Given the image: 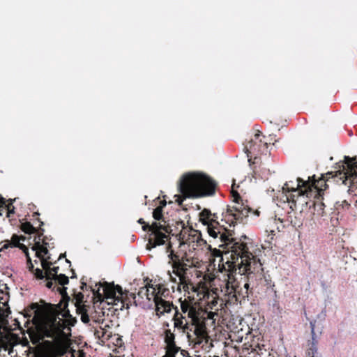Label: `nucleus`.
Masks as SVG:
<instances>
[{
    "label": "nucleus",
    "mask_w": 357,
    "mask_h": 357,
    "mask_svg": "<svg viewBox=\"0 0 357 357\" xmlns=\"http://www.w3.org/2000/svg\"><path fill=\"white\" fill-rule=\"evenodd\" d=\"M165 291L161 292V288L158 289V294L155 297L153 300L155 307L156 314L158 316L163 315L165 313H168L172 310V308L174 307L172 303L169 301H166L162 298V296L164 295Z\"/></svg>",
    "instance_id": "11"
},
{
    "label": "nucleus",
    "mask_w": 357,
    "mask_h": 357,
    "mask_svg": "<svg viewBox=\"0 0 357 357\" xmlns=\"http://www.w3.org/2000/svg\"><path fill=\"white\" fill-rule=\"evenodd\" d=\"M12 243L13 244L14 246L15 247H19L21 249H23L24 252L26 253V255L28 258V260L29 261L30 260V258L28 255V253L26 252V248L25 247V245H24L23 244H20V241H24V237H19L17 235H13V237H12Z\"/></svg>",
    "instance_id": "21"
},
{
    "label": "nucleus",
    "mask_w": 357,
    "mask_h": 357,
    "mask_svg": "<svg viewBox=\"0 0 357 357\" xmlns=\"http://www.w3.org/2000/svg\"><path fill=\"white\" fill-rule=\"evenodd\" d=\"M151 287H153V285H149L147 286L148 288H150V291H149V294H151V291H152V289L151 288Z\"/></svg>",
    "instance_id": "32"
},
{
    "label": "nucleus",
    "mask_w": 357,
    "mask_h": 357,
    "mask_svg": "<svg viewBox=\"0 0 357 357\" xmlns=\"http://www.w3.org/2000/svg\"><path fill=\"white\" fill-rule=\"evenodd\" d=\"M52 280L55 282H58L61 285H65L69 282L68 278L63 274L59 275L57 278H54Z\"/></svg>",
    "instance_id": "25"
},
{
    "label": "nucleus",
    "mask_w": 357,
    "mask_h": 357,
    "mask_svg": "<svg viewBox=\"0 0 357 357\" xmlns=\"http://www.w3.org/2000/svg\"><path fill=\"white\" fill-rule=\"evenodd\" d=\"M168 275L169 276V280L173 282H176V277H173L172 273L168 271Z\"/></svg>",
    "instance_id": "28"
},
{
    "label": "nucleus",
    "mask_w": 357,
    "mask_h": 357,
    "mask_svg": "<svg viewBox=\"0 0 357 357\" xmlns=\"http://www.w3.org/2000/svg\"><path fill=\"white\" fill-rule=\"evenodd\" d=\"M310 328H311V333H312V339L314 340V336L315 335V333H314L315 321L310 322Z\"/></svg>",
    "instance_id": "27"
},
{
    "label": "nucleus",
    "mask_w": 357,
    "mask_h": 357,
    "mask_svg": "<svg viewBox=\"0 0 357 357\" xmlns=\"http://www.w3.org/2000/svg\"><path fill=\"white\" fill-rule=\"evenodd\" d=\"M339 174L341 176V177H340L341 179L347 178L346 173H342V172H340Z\"/></svg>",
    "instance_id": "30"
},
{
    "label": "nucleus",
    "mask_w": 357,
    "mask_h": 357,
    "mask_svg": "<svg viewBox=\"0 0 357 357\" xmlns=\"http://www.w3.org/2000/svg\"><path fill=\"white\" fill-rule=\"evenodd\" d=\"M184 317L182 314H180L178 311H176L174 320L175 327L183 328L184 331L188 328V324L183 322Z\"/></svg>",
    "instance_id": "19"
},
{
    "label": "nucleus",
    "mask_w": 357,
    "mask_h": 357,
    "mask_svg": "<svg viewBox=\"0 0 357 357\" xmlns=\"http://www.w3.org/2000/svg\"><path fill=\"white\" fill-rule=\"evenodd\" d=\"M260 133H256L253 138L246 142L245 144V151L248 158V161L250 162L252 158L254 157L255 160L257 158L259 153H266L268 144L263 142Z\"/></svg>",
    "instance_id": "9"
},
{
    "label": "nucleus",
    "mask_w": 357,
    "mask_h": 357,
    "mask_svg": "<svg viewBox=\"0 0 357 357\" xmlns=\"http://www.w3.org/2000/svg\"><path fill=\"white\" fill-rule=\"evenodd\" d=\"M75 306L77 312L81 314V320L85 324L89 323L90 319L86 312L85 306L82 305L81 302L78 301H77Z\"/></svg>",
    "instance_id": "20"
},
{
    "label": "nucleus",
    "mask_w": 357,
    "mask_h": 357,
    "mask_svg": "<svg viewBox=\"0 0 357 357\" xmlns=\"http://www.w3.org/2000/svg\"><path fill=\"white\" fill-rule=\"evenodd\" d=\"M307 181L298 178L296 181H290L284 183L282 188L281 200L288 202L290 208L294 210L298 199L305 195L309 197L307 189Z\"/></svg>",
    "instance_id": "6"
},
{
    "label": "nucleus",
    "mask_w": 357,
    "mask_h": 357,
    "mask_svg": "<svg viewBox=\"0 0 357 357\" xmlns=\"http://www.w3.org/2000/svg\"><path fill=\"white\" fill-rule=\"evenodd\" d=\"M40 238L38 237V241H36L32 249L36 252V255L41 260L42 267L45 271V279L47 281L46 287L51 289L54 284L52 280L59 276V275H57L59 267L50 268L52 264L47 261L50 257H48L47 259L44 258L48 253L47 248L45 246L47 243H43V244H40Z\"/></svg>",
    "instance_id": "7"
},
{
    "label": "nucleus",
    "mask_w": 357,
    "mask_h": 357,
    "mask_svg": "<svg viewBox=\"0 0 357 357\" xmlns=\"http://www.w3.org/2000/svg\"><path fill=\"white\" fill-rule=\"evenodd\" d=\"M254 213H255L256 215H259V211H255Z\"/></svg>",
    "instance_id": "34"
},
{
    "label": "nucleus",
    "mask_w": 357,
    "mask_h": 357,
    "mask_svg": "<svg viewBox=\"0 0 357 357\" xmlns=\"http://www.w3.org/2000/svg\"><path fill=\"white\" fill-rule=\"evenodd\" d=\"M166 205V202H160V205L156 207L153 212V216L155 220L159 222H154L149 225H144L142 228L146 230L149 228L151 234H149V242L146 245V249L151 250L157 245L165 244L169 239V234L170 233V228L165 224V221L162 219V208Z\"/></svg>",
    "instance_id": "5"
},
{
    "label": "nucleus",
    "mask_w": 357,
    "mask_h": 357,
    "mask_svg": "<svg viewBox=\"0 0 357 357\" xmlns=\"http://www.w3.org/2000/svg\"><path fill=\"white\" fill-rule=\"evenodd\" d=\"M215 357H218V356H215Z\"/></svg>",
    "instance_id": "36"
},
{
    "label": "nucleus",
    "mask_w": 357,
    "mask_h": 357,
    "mask_svg": "<svg viewBox=\"0 0 357 357\" xmlns=\"http://www.w3.org/2000/svg\"><path fill=\"white\" fill-rule=\"evenodd\" d=\"M35 275L38 279H43L45 278V272L43 273V270L36 268L35 271Z\"/></svg>",
    "instance_id": "26"
},
{
    "label": "nucleus",
    "mask_w": 357,
    "mask_h": 357,
    "mask_svg": "<svg viewBox=\"0 0 357 357\" xmlns=\"http://www.w3.org/2000/svg\"><path fill=\"white\" fill-rule=\"evenodd\" d=\"M216 314L215 312H210L208 314V319H213L214 318V316Z\"/></svg>",
    "instance_id": "29"
},
{
    "label": "nucleus",
    "mask_w": 357,
    "mask_h": 357,
    "mask_svg": "<svg viewBox=\"0 0 357 357\" xmlns=\"http://www.w3.org/2000/svg\"><path fill=\"white\" fill-rule=\"evenodd\" d=\"M326 180L324 178H321L319 180H315L314 176L311 179L310 177H308V180L307 181V189L308 190L309 197L312 196V194L316 195H321V192L324 191L327 188V183Z\"/></svg>",
    "instance_id": "13"
},
{
    "label": "nucleus",
    "mask_w": 357,
    "mask_h": 357,
    "mask_svg": "<svg viewBox=\"0 0 357 357\" xmlns=\"http://www.w3.org/2000/svg\"><path fill=\"white\" fill-rule=\"evenodd\" d=\"M216 183L206 174L199 172H187L178 181L181 195H176V202L182 204L186 198L211 196L215 193Z\"/></svg>",
    "instance_id": "3"
},
{
    "label": "nucleus",
    "mask_w": 357,
    "mask_h": 357,
    "mask_svg": "<svg viewBox=\"0 0 357 357\" xmlns=\"http://www.w3.org/2000/svg\"><path fill=\"white\" fill-rule=\"evenodd\" d=\"M6 208H7L8 214L13 212L11 204L6 205L4 199L0 197V215H2V211Z\"/></svg>",
    "instance_id": "24"
},
{
    "label": "nucleus",
    "mask_w": 357,
    "mask_h": 357,
    "mask_svg": "<svg viewBox=\"0 0 357 357\" xmlns=\"http://www.w3.org/2000/svg\"><path fill=\"white\" fill-rule=\"evenodd\" d=\"M152 289L151 294H149L150 288H148L146 285L141 287L137 293V296L141 299L146 298L149 301H151V300L154 299V297H155L156 294H158V289H160V287H158L157 285L155 287H151Z\"/></svg>",
    "instance_id": "17"
},
{
    "label": "nucleus",
    "mask_w": 357,
    "mask_h": 357,
    "mask_svg": "<svg viewBox=\"0 0 357 357\" xmlns=\"http://www.w3.org/2000/svg\"><path fill=\"white\" fill-rule=\"evenodd\" d=\"M22 230L26 234H32L35 232L36 229L29 222L22 223L21 225Z\"/></svg>",
    "instance_id": "23"
},
{
    "label": "nucleus",
    "mask_w": 357,
    "mask_h": 357,
    "mask_svg": "<svg viewBox=\"0 0 357 357\" xmlns=\"http://www.w3.org/2000/svg\"><path fill=\"white\" fill-rule=\"evenodd\" d=\"M174 335L167 330L165 332V342L166 343V354L162 357H175L180 348L176 347L174 342Z\"/></svg>",
    "instance_id": "16"
},
{
    "label": "nucleus",
    "mask_w": 357,
    "mask_h": 357,
    "mask_svg": "<svg viewBox=\"0 0 357 357\" xmlns=\"http://www.w3.org/2000/svg\"><path fill=\"white\" fill-rule=\"evenodd\" d=\"M68 304L60 303L48 310L42 320V331L45 336L53 339L58 346L63 345L71 335V327L76 323L67 309Z\"/></svg>",
    "instance_id": "2"
},
{
    "label": "nucleus",
    "mask_w": 357,
    "mask_h": 357,
    "mask_svg": "<svg viewBox=\"0 0 357 357\" xmlns=\"http://www.w3.org/2000/svg\"><path fill=\"white\" fill-rule=\"evenodd\" d=\"M245 255L244 258L246 260H243L241 266L246 267V271H240V266L231 263L229 267L234 270L235 273H225L222 274V278H218V285L223 295L236 298V300L248 297V280L254 273L261 268V264L250 252Z\"/></svg>",
    "instance_id": "1"
},
{
    "label": "nucleus",
    "mask_w": 357,
    "mask_h": 357,
    "mask_svg": "<svg viewBox=\"0 0 357 357\" xmlns=\"http://www.w3.org/2000/svg\"><path fill=\"white\" fill-rule=\"evenodd\" d=\"M344 163L347 165V168L350 169L351 172L354 171V174H355V178L354 180L357 178V165L353 162V158H349V156L344 157Z\"/></svg>",
    "instance_id": "22"
},
{
    "label": "nucleus",
    "mask_w": 357,
    "mask_h": 357,
    "mask_svg": "<svg viewBox=\"0 0 357 357\" xmlns=\"http://www.w3.org/2000/svg\"><path fill=\"white\" fill-rule=\"evenodd\" d=\"M231 195L234 204L232 206V209L230 210V215H232L235 220H241L243 218L247 217L248 213L252 211V210L248 205L247 201L244 202L237 192L233 190L231 191Z\"/></svg>",
    "instance_id": "10"
},
{
    "label": "nucleus",
    "mask_w": 357,
    "mask_h": 357,
    "mask_svg": "<svg viewBox=\"0 0 357 357\" xmlns=\"http://www.w3.org/2000/svg\"><path fill=\"white\" fill-rule=\"evenodd\" d=\"M214 215L209 210L205 208L200 213L199 219L204 225H209L210 223H217L213 219Z\"/></svg>",
    "instance_id": "18"
},
{
    "label": "nucleus",
    "mask_w": 357,
    "mask_h": 357,
    "mask_svg": "<svg viewBox=\"0 0 357 357\" xmlns=\"http://www.w3.org/2000/svg\"><path fill=\"white\" fill-rule=\"evenodd\" d=\"M169 248H170V246L169 245V246L167 247V250H168Z\"/></svg>",
    "instance_id": "35"
},
{
    "label": "nucleus",
    "mask_w": 357,
    "mask_h": 357,
    "mask_svg": "<svg viewBox=\"0 0 357 357\" xmlns=\"http://www.w3.org/2000/svg\"><path fill=\"white\" fill-rule=\"evenodd\" d=\"M181 309L183 313H188V317L191 319L192 324L197 328L202 327V323L199 317V313L195 307L191 306L187 301L181 302Z\"/></svg>",
    "instance_id": "15"
},
{
    "label": "nucleus",
    "mask_w": 357,
    "mask_h": 357,
    "mask_svg": "<svg viewBox=\"0 0 357 357\" xmlns=\"http://www.w3.org/2000/svg\"><path fill=\"white\" fill-rule=\"evenodd\" d=\"M168 256L172 261L173 273L178 278V289L179 291L183 289V291H188L189 285L192 284L187 274V271L192 265L185 263L183 260L181 261L178 257L174 254L173 251H171Z\"/></svg>",
    "instance_id": "8"
},
{
    "label": "nucleus",
    "mask_w": 357,
    "mask_h": 357,
    "mask_svg": "<svg viewBox=\"0 0 357 357\" xmlns=\"http://www.w3.org/2000/svg\"><path fill=\"white\" fill-rule=\"evenodd\" d=\"M139 223H144V222L143 221V220H142V219H139Z\"/></svg>",
    "instance_id": "33"
},
{
    "label": "nucleus",
    "mask_w": 357,
    "mask_h": 357,
    "mask_svg": "<svg viewBox=\"0 0 357 357\" xmlns=\"http://www.w3.org/2000/svg\"><path fill=\"white\" fill-rule=\"evenodd\" d=\"M210 224L208 225V232L213 238H220L223 243L220 246H225L227 250L225 254L229 255L228 258L230 259V261L228 262L234 263L235 266H240V271H246L245 268L241 266L243 260H246V258H243L245 256L243 255H246L249 252L246 243L241 241H236L225 233L221 232L218 228L215 227L217 223Z\"/></svg>",
    "instance_id": "4"
},
{
    "label": "nucleus",
    "mask_w": 357,
    "mask_h": 357,
    "mask_svg": "<svg viewBox=\"0 0 357 357\" xmlns=\"http://www.w3.org/2000/svg\"><path fill=\"white\" fill-rule=\"evenodd\" d=\"M102 291L109 304L113 303L116 305V302L121 301L123 295L121 287L118 285L114 287L107 284L102 287Z\"/></svg>",
    "instance_id": "12"
},
{
    "label": "nucleus",
    "mask_w": 357,
    "mask_h": 357,
    "mask_svg": "<svg viewBox=\"0 0 357 357\" xmlns=\"http://www.w3.org/2000/svg\"><path fill=\"white\" fill-rule=\"evenodd\" d=\"M181 354L183 356H185L186 354H188V351H185V350H181Z\"/></svg>",
    "instance_id": "31"
},
{
    "label": "nucleus",
    "mask_w": 357,
    "mask_h": 357,
    "mask_svg": "<svg viewBox=\"0 0 357 357\" xmlns=\"http://www.w3.org/2000/svg\"><path fill=\"white\" fill-rule=\"evenodd\" d=\"M181 235L183 236L182 243L188 244L194 250L205 243V241L201 237V234L197 230L191 229L188 236H185V234H181Z\"/></svg>",
    "instance_id": "14"
}]
</instances>
